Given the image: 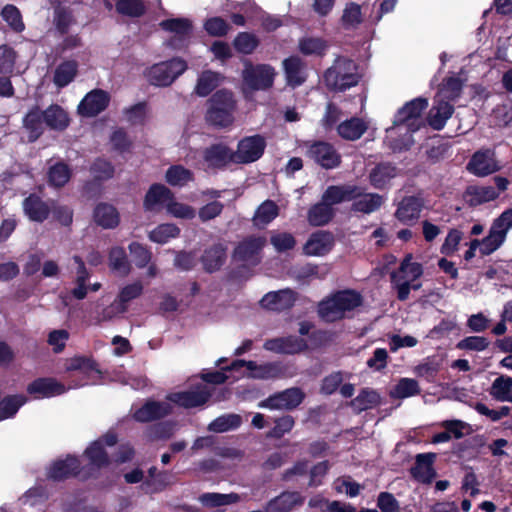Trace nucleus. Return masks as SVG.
<instances>
[{
	"label": "nucleus",
	"instance_id": "f257e3e1",
	"mask_svg": "<svg viewBox=\"0 0 512 512\" xmlns=\"http://www.w3.org/2000/svg\"><path fill=\"white\" fill-rule=\"evenodd\" d=\"M427 106V99L416 98L397 112L393 126L386 129V142L391 149L400 151L413 144L412 133L424 125L422 112Z\"/></svg>",
	"mask_w": 512,
	"mask_h": 512
},
{
	"label": "nucleus",
	"instance_id": "f03ea898",
	"mask_svg": "<svg viewBox=\"0 0 512 512\" xmlns=\"http://www.w3.org/2000/svg\"><path fill=\"white\" fill-rule=\"evenodd\" d=\"M362 302V296L355 290L337 291L318 304V314L326 322L338 321L348 317Z\"/></svg>",
	"mask_w": 512,
	"mask_h": 512
},
{
	"label": "nucleus",
	"instance_id": "7ed1b4c3",
	"mask_svg": "<svg viewBox=\"0 0 512 512\" xmlns=\"http://www.w3.org/2000/svg\"><path fill=\"white\" fill-rule=\"evenodd\" d=\"M231 376L222 371L204 373L201 382L193 390L171 393L167 396V401L184 408H194L204 405L211 396V389L207 383L220 384Z\"/></svg>",
	"mask_w": 512,
	"mask_h": 512
},
{
	"label": "nucleus",
	"instance_id": "20e7f679",
	"mask_svg": "<svg viewBox=\"0 0 512 512\" xmlns=\"http://www.w3.org/2000/svg\"><path fill=\"white\" fill-rule=\"evenodd\" d=\"M423 268L420 263L413 262L412 256L407 255L401 262L398 271L391 274L392 284L397 290L398 299L404 301L408 298L410 290H418L421 283L417 280L422 276Z\"/></svg>",
	"mask_w": 512,
	"mask_h": 512
},
{
	"label": "nucleus",
	"instance_id": "39448f33",
	"mask_svg": "<svg viewBox=\"0 0 512 512\" xmlns=\"http://www.w3.org/2000/svg\"><path fill=\"white\" fill-rule=\"evenodd\" d=\"M228 373H236L233 379L248 376L255 379H276L284 375L283 367L279 362H269L258 364L255 361L236 360L223 371Z\"/></svg>",
	"mask_w": 512,
	"mask_h": 512
},
{
	"label": "nucleus",
	"instance_id": "423d86ee",
	"mask_svg": "<svg viewBox=\"0 0 512 512\" xmlns=\"http://www.w3.org/2000/svg\"><path fill=\"white\" fill-rule=\"evenodd\" d=\"M326 85L333 90L343 91L355 86L359 81L357 65L354 61L340 57L324 75Z\"/></svg>",
	"mask_w": 512,
	"mask_h": 512
},
{
	"label": "nucleus",
	"instance_id": "0eeeda50",
	"mask_svg": "<svg viewBox=\"0 0 512 512\" xmlns=\"http://www.w3.org/2000/svg\"><path fill=\"white\" fill-rule=\"evenodd\" d=\"M143 291L144 286L141 281H134L121 286L114 301L102 309L98 319L109 321L122 316L128 311L130 303L139 298Z\"/></svg>",
	"mask_w": 512,
	"mask_h": 512
},
{
	"label": "nucleus",
	"instance_id": "6e6552de",
	"mask_svg": "<svg viewBox=\"0 0 512 512\" xmlns=\"http://www.w3.org/2000/svg\"><path fill=\"white\" fill-rule=\"evenodd\" d=\"M235 102L231 92L220 90L210 99V107L207 112V121L212 125L226 127L233 118Z\"/></svg>",
	"mask_w": 512,
	"mask_h": 512
},
{
	"label": "nucleus",
	"instance_id": "1a4fd4ad",
	"mask_svg": "<svg viewBox=\"0 0 512 512\" xmlns=\"http://www.w3.org/2000/svg\"><path fill=\"white\" fill-rule=\"evenodd\" d=\"M65 371L77 373L81 377L78 383L71 384L68 389L78 388L86 384H99L104 380L103 373L97 364L90 358L76 356L67 359L65 362Z\"/></svg>",
	"mask_w": 512,
	"mask_h": 512
},
{
	"label": "nucleus",
	"instance_id": "9d476101",
	"mask_svg": "<svg viewBox=\"0 0 512 512\" xmlns=\"http://www.w3.org/2000/svg\"><path fill=\"white\" fill-rule=\"evenodd\" d=\"M186 69V62L175 58L151 66L146 71V78L152 85L166 87L172 84Z\"/></svg>",
	"mask_w": 512,
	"mask_h": 512
},
{
	"label": "nucleus",
	"instance_id": "9b49d317",
	"mask_svg": "<svg viewBox=\"0 0 512 512\" xmlns=\"http://www.w3.org/2000/svg\"><path fill=\"white\" fill-rule=\"evenodd\" d=\"M276 72L273 67L267 64L252 65L245 63L242 73L245 92L255 90H266L273 85Z\"/></svg>",
	"mask_w": 512,
	"mask_h": 512
},
{
	"label": "nucleus",
	"instance_id": "f8f14e48",
	"mask_svg": "<svg viewBox=\"0 0 512 512\" xmlns=\"http://www.w3.org/2000/svg\"><path fill=\"white\" fill-rule=\"evenodd\" d=\"M266 140L261 135H253L243 138L234 152L235 163H251L258 160L264 153Z\"/></svg>",
	"mask_w": 512,
	"mask_h": 512
},
{
	"label": "nucleus",
	"instance_id": "ddd939ff",
	"mask_svg": "<svg viewBox=\"0 0 512 512\" xmlns=\"http://www.w3.org/2000/svg\"><path fill=\"white\" fill-rule=\"evenodd\" d=\"M117 443V435L107 432L103 437L94 441L85 450V458L89 461L91 470L99 469L108 464V455L105 447H112Z\"/></svg>",
	"mask_w": 512,
	"mask_h": 512
},
{
	"label": "nucleus",
	"instance_id": "4468645a",
	"mask_svg": "<svg viewBox=\"0 0 512 512\" xmlns=\"http://www.w3.org/2000/svg\"><path fill=\"white\" fill-rule=\"evenodd\" d=\"M163 30L173 34L169 45L180 49L187 45L192 33V23L188 18H171L160 23Z\"/></svg>",
	"mask_w": 512,
	"mask_h": 512
},
{
	"label": "nucleus",
	"instance_id": "2eb2a0df",
	"mask_svg": "<svg viewBox=\"0 0 512 512\" xmlns=\"http://www.w3.org/2000/svg\"><path fill=\"white\" fill-rule=\"evenodd\" d=\"M304 393L299 388H289L276 393L269 398L261 401L258 406L271 410L284 409L290 410L297 407L304 399Z\"/></svg>",
	"mask_w": 512,
	"mask_h": 512
},
{
	"label": "nucleus",
	"instance_id": "dca6fc26",
	"mask_svg": "<svg viewBox=\"0 0 512 512\" xmlns=\"http://www.w3.org/2000/svg\"><path fill=\"white\" fill-rule=\"evenodd\" d=\"M500 169L495 153L491 149L479 150L467 164V170L475 176L484 177Z\"/></svg>",
	"mask_w": 512,
	"mask_h": 512
},
{
	"label": "nucleus",
	"instance_id": "f3484780",
	"mask_svg": "<svg viewBox=\"0 0 512 512\" xmlns=\"http://www.w3.org/2000/svg\"><path fill=\"white\" fill-rule=\"evenodd\" d=\"M306 154L325 169H333L340 163L339 153L331 144L326 142H315L311 144Z\"/></svg>",
	"mask_w": 512,
	"mask_h": 512
},
{
	"label": "nucleus",
	"instance_id": "a211bd4d",
	"mask_svg": "<svg viewBox=\"0 0 512 512\" xmlns=\"http://www.w3.org/2000/svg\"><path fill=\"white\" fill-rule=\"evenodd\" d=\"M110 102L108 92L94 89L86 94L78 105V112L85 117H93L104 111Z\"/></svg>",
	"mask_w": 512,
	"mask_h": 512
},
{
	"label": "nucleus",
	"instance_id": "6ab92c4d",
	"mask_svg": "<svg viewBox=\"0 0 512 512\" xmlns=\"http://www.w3.org/2000/svg\"><path fill=\"white\" fill-rule=\"evenodd\" d=\"M133 418L138 422H149L163 418L172 413V405L164 401H147L138 408H133Z\"/></svg>",
	"mask_w": 512,
	"mask_h": 512
},
{
	"label": "nucleus",
	"instance_id": "aec40b11",
	"mask_svg": "<svg viewBox=\"0 0 512 512\" xmlns=\"http://www.w3.org/2000/svg\"><path fill=\"white\" fill-rule=\"evenodd\" d=\"M67 390L68 387L53 378L36 379L27 387V392L35 399L58 396Z\"/></svg>",
	"mask_w": 512,
	"mask_h": 512
},
{
	"label": "nucleus",
	"instance_id": "412c9836",
	"mask_svg": "<svg viewBox=\"0 0 512 512\" xmlns=\"http://www.w3.org/2000/svg\"><path fill=\"white\" fill-rule=\"evenodd\" d=\"M424 207V199L421 196H408L403 198L395 212V217L403 224H412L419 217Z\"/></svg>",
	"mask_w": 512,
	"mask_h": 512
},
{
	"label": "nucleus",
	"instance_id": "4be33fe9",
	"mask_svg": "<svg viewBox=\"0 0 512 512\" xmlns=\"http://www.w3.org/2000/svg\"><path fill=\"white\" fill-rule=\"evenodd\" d=\"M265 244V239L249 238L241 242L234 251V260L248 265H254L259 260V252Z\"/></svg>",
	"mask_w": 512,
	"mask_h": 512
},
{
	"label": "nucleus",
	"instance_id": "5701e85b",
	"mask_svg": "<svg viewBox=\"0 0 512 512\" xmlns=\"http://www.w3.org/2000/svg\"><path fill=\"white\" fill-rule=\"evenodd\" d=\"M202 166L206 168L223 167L234 162V152L224 144H215L203 151Z\"/></svg>",
	"mask_w": 512,
	"mask_h": 512
},
{
	"label": "nucleus",
	"instance_id": "b1692460",
	"mask_svg": "<svg viewBox=\"0 0 512 512\" xmlns=\"http://www.w3.org/2000/svg\"><path fill=\"white\" fill-rule=\"evenodd\" d=\"M296 294L291 289H283L279 291L268 292L261 299L262 307L273 310L282 311L294 305Z\"/></svg>",
	"mask_w": 512,
	"mask_h": 512
},
{
	"label": "nucleus",
	"instance_id": "393cba45",
	"mask_svg": "<svg viewBox=\"0 0 512 512\" xmlns=\"http://www.w3.org/2000/svg\"><path fill=\"white\" fill-rule=\"evenodd\" d=\"M334 237L331 233L318 231L313 233L304 245V253L308 256H324L331 251Z\"/></svg>",
	"mask_w": 512,
	"mask_h": 512
},
{
	"label": "nucleus",
	"instance_id": "a878e982",
	"mask_svg": "<svg viewBox=\"0 0 512 512\" xmlns=\"http://www.w3.org/2000/svg\"><path fill=\"white\" fill-rule=\"evenodd\" d=\"M454 108L451 103L436 96L434 105L428 114L429 125L436 130H441L447 120L452 116Z\"/></svg>",
	"mask_w": 512,
	"mask_h": 512
},
{
	"label": "nucleus",
	"instance_id": "bb28decb",
	"mask_svg": "<svg viewBox=\"0 0 512 512\" xmlns=\"http://www.w3.org/2000/svg\"><path fill=\"white\" fill-rule=\"evenodd\" d=\"M79 460L73 456L54 461L48 468L47 476L53 480H62L79 471Z\"/></svg>",
	"mask_w": 512,
	"mask_h": 512
},
{
	"label": "nucleus",
	"instance_id": "cd10ccee",
	"mask_svg": "<svg viewBox=\"0 0 512 512\" xmlns=\"http://www.w3.org/2000/svg\"><path fill=\"white\" fill-rule=\"evenodd\" d=\"M264 348L279 354H294L306 348V343L302 339L295 337L275 338L267 340Z\"/></svg>",
	"mask_w": 512,
	"mask_h": 512
},
{
	"label": "nucleus",
	"instance_id": "c85d7f7f",
	"mask_svg": "<svg viewBox=\"0 0 512 512\" xmlns=\"http://www.w3.org/2000/svg\"><path fill=\"white\" fill-rule=\"evenodd\" d=\"M304 497L298 492H284L270 500L266 512H290L295 506L302 505Z\"/></svg>",
	"mask_w": 512,
	"mask_h": 512
},
{
	"label": "nucleus",
	"instance_id": "c756f323",
	"mask_svg": "<svg viewBox=\"0 0 512 512\" xmlns=\"http://www.w3.org/2000/svg\"><path fill=\"white\" fill-rule=\"evenodd\" d=\"M173 193L162 184L152 185L146 193L144 207L148 211H154L159 207H167Z\"/></svg>",
	"mask_w": 512,
	"mask_h": 512
},
{
	"label": "nucleus",
	"instance_id": "7c9ffc66",
	"mask_svg": "<svg viewBox=\"0 0 512 512\" xmlns=\"http://www.w3.org/2000/svg\"><path fill=\"white\" fill-rule=\"evenodd\" d=\"M499 193L492 186H469L464 194L465 201L471 206H478L493 201Z\"/></svg>",
	"mask_w": 512,
	"mask_h": 512
},
{
	"label": "nucleus",
	"instance_id": "2f4dec72",
	"mask_svg": "<svg viewBox=\"0 0 512 512\" xmlns=\"http://www.w3.org/2000/svg\"><path fill=\"white\" fill-rule=\"evenodd\" d=\"M95 222L104 229L115 228L119 224V213L113 205L100 203L94 209Z\"/></svg>",
	"mask_w": 512,
	"mask_h": 512
},
{
	"label": "nucleus",
	"instance_id": "473e14b6",
	"mask_svg": "<svg viewBox=\"0 0 512 512\" xmlns=\"http://www.w3.org/2000/svg\"><path fill=\"white\" fill-rule=\"evenodd\" d=\"M434 454H419L416 457L415 466L411 472L415 479L423 483H429L435 476L433 469Z\"/></svg>",
	"mask_w": 512,
	"mask_h": 512
},
{
	"label": "nucleus",
	"instance_id": "72a5a7b5",
	"mask_svg": "<svg viewBox=\"0 0 512 512\" xmlns=\"http://www.w3.org/2000/svg\"><path fill=\"white\" fill-rule=\"evenodd\" d=\"M78 63L75 60H66L60 63L54 70L53 83L61 89L69 85L76 77Z\"/></svg>",
	"mask_w": 512,
	"mask_h": 512
},
{
	"label": "nucleus",
	"instance_id": "f704fd0d",
	"mask_svg": "<svg viewBox=\"0 0 512 512\" xmlns=\"http://www.w3.org/2000/svg\"><path fill=\"white\" fill-rule=\"evenodd\" d=\"M357 187L355 186H330L324 192L322 199L330 207L335 204L342 203L354 199L357 194Z\"/></svg>",
	"mask_w": 512,
	"mask_h": 512
},
{
	"label": "nucleus",
	"instance_id": "c9c22d12",
	"mask_svg": "<svg viewBox=\"0 0 512 512\" xmlns=\"http://www.w3.org/2000/svg\"><path fill=\"white\" fill-rule=\"evenodd\" d=\"M287 83L290 86H299L306 79L304 63L298 57H290L283 62Z\"/></svg>",
	"mask_w": 512,
	"mask_h": 512
},
{
	"label": "nucleus",
	"instance_id": "e433bc0d",
	"mask_svg": "<svg viewBox=\"0 0 512 512\" xmlns=\"http://www.w3.org/2000/svg\"><path fill=\"white\" fill-rule=\"evenodd\" d=\"M44 111L38 107L32 108L24 117L23 125L28 132L29 141L33 142L43 133Z\"/></svg>",
	"mask_w": 512,
	"mask_h": 512
},
{
	"label": "nucleus",
	"instance_id": "4c0bfd02",
	"mask_svg": "<svg viewBox=\"0 0 512 512\" xmlns=\"http://www.w3.org/2000/svg\"><path fill=\"white\" fill-rule=\"evenodd\" d=\"M45 125L53 130L62 131L70 123L67 112L58 105H51L44 111Z\"/></svg>",
	"mask_w": 512,
	"mask_h": 512
},
{
	"label": "nucleus",
	"instance_id": "58836bf2",
	"mask_svg": "<svg viewBox=\"0 0 512 512\" xmlns=\"http://www.w3.org/2000/svg\"><path fill=\"white\" fill-rule=\"evenodd\" d=\"M23 209L30 220L37 222L44 221L50 211L48 205L35 195H31L24 200Z\"/></svg>",
	"mask_w": 512,
	"mask_h": 512
},
{
	"label": "nucleus",
	"instance_id": "ea45409f",
	"mask_svg": "<svg viewBox=\"0 0 512 512\" xmlns=\"http://www.w3.org/2000/svg\"><path fill=\"white\" fill-rule=\"evenodd\" d=\"M368 128V123L360 118L343 121L337 127L339 136L346 140L359 139Z\"/></svg>",
	"mask_w": 512,
	"mask_h": 512
},
{
	"label": "nucleus",
	"instance_id": "a19ab883",
	"mask_svg": "<svg viewBox=\"0 0 512 512\" xmlns=\"http://www.w3.org/2000/svg\"><path fill=\"white\" fill-rule=\"evenodd\" d=\"M225 259V247L221 244H216L205 250L202 256V264L207 272H214L224 264Z\"/></svg>",
	"mask_w": 512,
	"mask_h": 512
},
{
	"label": "nucleus",
	"instance_id": "79ce46f5",
	"mask_svg": "<svg viewBox=\"0 0 512 512\" xmlns=\"http://www.w3.org/2000/svg\"><path fill=\"white\" fill-rule=\"evenodd\" d=\"M357 196L354 198L353 210L362 213H372L380 208L383 203L382 196L378 194H361L359 189L356 191Z\"/></svg>",
	"mask_w": 512,
	"mask_h": 512
},
{
	"label": "nucleus",
	"instance_id": "37998d69",
	"mask_svg": "<svg viewBox=\"0 0 512 512\" xmlns=\"http://www.w3.org/2000/svg\"><path fill=\"white\" fill-rule=\"evenodd\" d=\"M489 393L497 401L512 403V378L506 375L497 377L493 381Z\"/></svg>",
	"mask_w": 512,
	"mask_h": 512
},
{
	"label": "nucleus",
	"instance_id": "c03bdc74",
	"mask_svg": "<svg viewBox=\"0 0 512 512\" xmlns=\"http://www.w3.org/2000/svg\"><path fill=\"white\" fill-rule=\"evenodd\" d=\"M109 267L120 276H126L131 271L125 250L122 247H113L109 253Z\"/></svg>",
	"mask_w": 512,
	"mask_h": 512
},
{
	"label": "nucleus",
	"instance_id": "a18cd8bd",
	"mask_svg": "<svg viewBox=\"0 0 512 512\" xmlns=\"http://www.w3.org/2000/svg\"><path fill=\"white\" fill-rule=\"evenodd\" d=\"M279 214L278 206L271 200L264 201L256 210L253 222L257 227H265Z\"/></svg>",
	"mask_w": 512,
	"mask_h": 512
},
{
	"label": "nucleus",
	"instance_id": "49530a36",
	"mask_svg": "<svg viewBox=\"0 0 512 512\" xmlns=\"http://www.w3.org/2000/svg\"><path fill=\"white\" fill-rule=\"evenodd\" d=\"M223 77L216 72L204 71L198 78L195 93L201 97L207 96L220 85Z\"/></svg>",
	"mask_w": 512,
	"mask_h": 512
},
{
	"label": "nucleus",
	"instance_id": "de8ad7c7",
	"mask_svg": "<svg viewBox=\"0 0 512 512\" xmlns=\"http://www.w3.org/2000/svg\"><path fill=\"white\" fill-rule=\"evenodd\" d=\"M332 215L333 208L322 200L309 210L308 221L313 226H322L331 220Z\"/></svg>",
	"mask_w": 512,
	"mask_h": 512
},
{
	"label": "nucleus",
	"instance_id": "09e8293b",
	"mask_svg": "<svg viewBox=\"0 0 512 512\" xmlns=\"http://www.w3.org/2000/svg\"><path fill=\"white\" fill-rule=\"evenodd\" d=\"M380 403L379 394L371 389L362 390L356 398L351 401L352 408L361 412L367 409L374 408Z\"/></svg>",
	"mask_w": 512,
	"mask_h": 512
},
{
	"label": "nucleus",
	"instance_id": "8fccbe9b",
	"mask_svg": "<svg viewBox=\"0 0 512 512\" xmlns=\"http://www.w3.org/2000/svg\"><path fill=\"white\" fill-rule=\"evenodd\" d=\"M180 229L171 223L160 224L149 233V239L158 244H165L171 239L176 238Z\"/></svg>",
	"mask_w": 512,
	"mask_h": 512
},
{
	"label": "nucleus",
	"instance_id": "3c124183",
	"mask_svg": "<svg viewBox=\"0 0 512 512\" xmlns=\"http://www.w3.org/2000/svg\"><path fill=\"white\" fill-rule=\"evenodd\" d=\"M165 179L171 186L183 187L193 180V173L181 165H174L166 171Z\"/></svg>",
	"mask_w": 512,
	"mask_h": 512
},
{
	"label": "nucleus",
	"instance_id": "603ef678",
	"mask_svg": "<svg viewBox=\"0 0 512 512\" xmlns=\"http://www.w3.org/2000/svg\"><path fill=\"white\" fill-rule=\"evenodd\" d=\"M174 476L169 471H161L153 480H146L142 484V489L145 493L153 494L161 492L168 486L173 484Z\"/></svg>",
	"mask_w": 512,
	"mask_h": 512
},
{
	"label": "nucleus",
	"instance_id": "864d4df0",
	"mask_svg": "<svg viewBox=\"0 0 512 512\" xmlns=\"http://www.w3.org/2000/svg\"><path fill=\"white\" fill-rule=\"evenodd\" d=\"M420 393L418 382L411 378H401L390 391L392 398L404 399Z\"/></svg>",
	"mask_w": 512,
	"mask_h": 512
},
{
	"label": "nucleus",
	"instance_id": "5fc2aeb1",
	"mask_svg": "<svg viewBox=\"0 0 512 512\" xmlns=\"http://www.w3.org/2000/svg\"><path fill=\"white\" fill-rule=\"evenodd\" d=\"M395 176L396 168L394 166L390 164H381L372 170L370 180L375 188H383Z\"/></svg>",
	"mask_w": 512,
	"mask_h": 512
},
{
	"label": "nucleus",
	"instance_id": "6e6d98bb",
	"mask_svg": "<svg viewBox=\"0 0 512 512\" xmlns=\"http://www.w3.org/2000/svg\"><path fill=\"white\" fill-rule=\"evenodd\" d=\"M241 424V417L236 414L222 415L208 425V430L216 433H223L236 429Z\"/></svg>",
	"mask_w": 512,
	"mask_h": 512
},
{
	"label": "nucleus",
	"instance_id": "4d7b16f0",
	"mask_svg": "<svg viewBox=\"0 0 512 512\" xmlns=\"http://www.w3.org/2000/svg\"><path fill=\"white\" fill-rule=\"evenodd\" d=\"M199 501L207 507H219L238 502L239 496L235 493H204L199 497Z\"/></svg>",
	"mask_w": 512,
	"mask_h": 512
},
{
	"label": "nucleus",
	"instance_id": "13d9d810",
	"mask_svg": "<svg viewBox=\"0 0 512 512\" xmlns=\"http://www.w3.org/2000/svg\"><path fill=\"white\" fill-rule=\"evenodd\" d=\"M177 430L176 423L163 422L150 427L145 433L146 441H154L158 439H168L174 435Z\"/></svg>",
	"mask_w": 512,
	"mask_h": 512
},
{
	"label": "nucleus",
	"instance_id": "bf43d9fd",
	"mask_svg": "<svg viewBox=\"0 0 512 512\" xmlns=\"http://www.w3.org/2000/svg\"><path fill=\"white\" fill-rule=\"evenodd\" d=\"M26 397L23 395H14L4 398L0 402V420L13 417L19 408L25 404Z\"/></svg>",
	"mask_w": 512,
	"mask_h": 512
},
{
	"label": "nucleus",
	"instance_id": "052dcab7",
	"mask_svg": "<svg viewBox=\"0 0 512 512\" xmlns=\"http://www.w3.org/2000/svg\"><path fill=\"white\" fill-rule=\"evenodd\" d=\"M461 89L462 81L457 77H450L442 84L436 96L451 103L460 96Z\"/></svg>",
	"mask_w": 512,
	"mask_h": 512
},
{
	"label": "nucleus",
	"instance_id": "680f3d73",
	"mask_svg": "<svg viewBox=\"0 0 512 512\" xmlns=\"http://www.w3.org/2000/svg\"><path fill=\"white\" fill-rule=\"evenodd\" d=\"M505 237L490 227L488 235L480 240V253L490 255L495 252L505 241Z\"/></svg>",
	"mask_w": 512,
	"mask_h": 512
},
{
	"label": "nucleus",
	"instance_id": "e2e57ef3",
	"mask_svg": "<svg viewBox=\"0 0 512 512\" xmlns=\"http://www.w3.org/2000/svg\"><path fill=\"white\" fill-rule=\"evenodd\" d=\"M69 167L64 163H56L51 166L48 172L49 183L55 187L64 186L70 179Z\"/></svg>",
	"mask_w": 512,
	"mask_h": 512
},
{
	"label": "nucleus",
	"instance_id": "0e129e2a",
	"mask_svg": "<svg viewBox=\"0 0 512 512\" xmlns=\"http://www.w3.org/2000/svg\"><path fill=\"white\" fill-rule=\"evenodd\" d=\"M166 210L171 216L180 219H193L196 215V211L193 207L176 201L174 195H172L170 201L167 202Z\"/></svg>",
	"mask_w": 512,
	"mask_h": 512
},
{
	"label": "nucleus",
	"instance_id": "69168bd1",
	"mask_svg": "<svg viewBox=\"0 0 512 512\" xmlns=\"http://www.w3.org/2000/svg\"><path fill=\"white\" fill-rule=\"evenodd\" d=\"M116 9L123 15L138 17L144 13L145 4L143 0H119Z\"/></svg>",
	"mask_w": 512,
	"mask_h": 512
},
{
	"label": "nucleus",
	"instance_id": "338daca9",
	"mask_svg": "<svg viewBox=\"0 0 512 512\" xmlns=\"http://www.w3.org/2000/svg\"><path fill=\"white\" fill-rule=\"evenodd\" d=\"M326 43L321 38L305 37L299 42V49L306 55H321L326 49Z\"/></svg>",
	"mask_w": 512,
	"mask_h": 512
},
{
	"label": "nucleus",
	"instance_id": "774afa93",
	"mask_svg": "<svg viewBox=\"0 0 512 512\" xmlns=\"http://www.w3.org/2000/svg\"><path fill=\"white\" fill-rule=\"evenodd\" d=\"M342 22L346 28L358 26L362 22L360 6L355 3L347 4L343 11Z\"/></svg>",
	"mask_w": 512,
	"mask_h": 512
}]
</instances>
